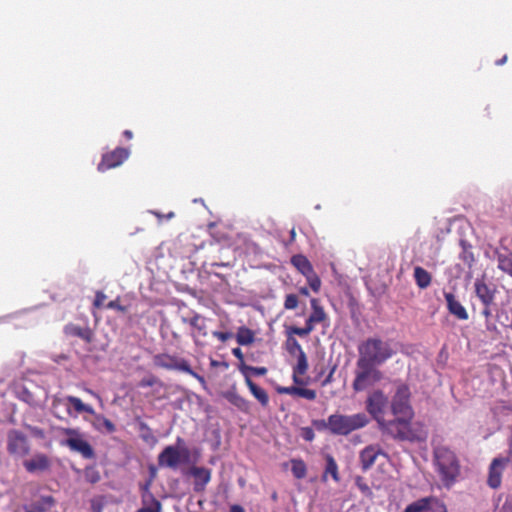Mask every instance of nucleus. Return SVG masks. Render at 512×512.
<instances>
[{"instance_id":"nucleus-6","label":"nucleus","mask_w":512,"mask_h":512,"mask_svg":"<svg viewBox=\"0 0 512 512\" xmlns=\"http://www.w3.org/2000/svg\"><path fill=\"white\" fill-rule=\"evenodd\" d=\"M356 366L357 370L352 383V388L356 392L364 391L383 379V373L377 365L357 359Z\"/></svg>"},{"instance_id":"nucleus-42","label":"nucleus","mask_w":512,"mask_h":512,"mask_svg":"<svg viewBox=\"0 0 512 512\" xmlns=\"http://www.w3.org/2000/svg\"><path fill=\"white\" fill-rule=\"evenodd\" d=\"M462 248H463V253L461 255V258L462 260L467 263L469 266L472 265V263L474 262V256H473V253L471 251H469V249L471 248V245L468 244L466 241L464 240H461L460 242Z\"/></svg>"},{"instance_id":"nucleus-15","label":"nucleus","mask_w":512,"mask_h":512,"mask_svg":"<svg viewBox=\"0 0 512 512\" xmlns=\"http://www.w3.org/2000/svg\"><path fill=\"white\" fill-rule=\"evenodd\" d=\"M379 456L386 457L385 452L378 444H371L362 449L359 453V462L363 471L369 470Z\"/></svg>"},{"instance_id":"nucleus-49","label":"nucleus","mask_w":512,"mask_h":512,"mask_svg":"<svg viewBox=\"0 0 512 512\" xmlns=\"http://www.w3.org/2000/svg\"><path fill=\"white\" fill-rule=\"evenodd\" d=\"M213 336L219 339L221 342H226L228 339L232 337V333L230 332H221V331H214Z\"/></svg>"},{"instance_id":"nucleus-34","label":"nucleus","mask_w":512,"mask_h":512,"mask_svg":"<svg viewBox=\"0 0 512 512\" xmlns=\"http://www.w3.org/2000/svg\"><path fill=\"white\" fill-rule=\"evenodd\" d=\"M84 478L90 484H96L100 481L101 476L95 466H87L84 469Z\"/></svg>"},{"instance_id":"nucleus-62","label":"nucleus","mask_w":512,"mask_h":512,"mask_svg":"<svg viewBox=\"0 0 512 512\" xmlns=\"http://www.w3.org/2000/svg\"><path fill=\"white\" fill-rule=\"evenodd\" d=\"M67 413H68V415H70V416H72V415H73V414H72V411H71V409H70V407H67Z\"/></svg>"},{"instance_id":"nucleus-22","label":"nucleus","mask_w":512,"mask_h":512,"mask_svg":"<svg viewBox=\"0 0 512 512\" xmlns=\"http://www.w3.org/2000/svg\"><path fill=\"white\" fill-rule=\"evenodd\" d=\"M222 396L234 407L243 413H249L250 402L242 397L236 389L235 385H232L230 389L222 392Z\"/></svg>"},{"instance_id":"nucleus-12","label":"nucleus","mask_w":512,"mask_h":512,"mask_svg":"<svg viewBox=\"0 0 512 512\" xmlns=\"http://www.w3.org/2000/svg\"><path fill=\"white\" fill-rule=\"evenodd\" d=\"M388 405V397L382 390L373 391L366 400V410L379 423L384 417L385 409Z\"/></svg>"},{"instance_id":"nucleus-4","label":"nucleus","mask_w":512,"mask_h":512,"mask_svg":"<svg viewBox=\"0 0 512 512\" xmlns=\"http://www.w3.org/2000/svg\"><path fill=\"white\" fill-rule=\"evenodd\" d=\"M414 416L394 415L391 420L383 419L378 423L380 431L394 440L414 441L416 435L412 430L411 423Z\"/></svg>"},{"instance_id":"nucleus-7","label":"nucleus","mask_w":512,"mask_h":512,"mask_svg":"<svg viewBox=\"0 0 512 512\" xmlns=\"http://www.w3.org/2000/svg\"><path fill=\"white\" fill-rule=\"evenodd\" d=\"M62 433L67 438L61 441L62 446L79 453L84 459H94L96 454L92 445L86 440L85 435L76 428H63Z\"/></svg>"},{"instance_id":"nucleus-39","label":"nucleus","mask_w":512,"mask_h":512,"mask_svg":"<svg viewBox=\"0 0 512 512\" xmlns=\"http://www.w3.org/2000/svg\"><path fill=\"white\" fill-rule=\"evenodd\" d=\"M355 485L365 497L369 499L373 498V492L362 476H356Z\"/></svg>"},{"instance_id":"nucleus-51","label":"nucleus","mask_w":512,"mask_h":512,"mask_svg":"<svg viewBox=\"0 0 512 512\" xmlns=\"http://www.w3.org/2000/svg\"><path fill=\"white\" fill-rule=\"evenodd\" d=\"M303 438L306 441H312L314 439V432L311 428H306L303 433Z\"/></svg>"},{"instance_id":"nucleus-43","label":"nucleus","mask_w":512,"mask_h":512,"mask_svg":"<svg viewBox=\"0 0 512 512\" xmlns=\"http://www.w3.org/2000/svg\"><path fill=\"white\" fill-rule=\"evenodd\" d=\"M156 384H159L162 386V382L160 381L159 378H157L156 376L150 374L148 376H145L143 377L139 383H138V386L140 388H147V387H152Z\"/></svg>"},{"instance_id":"nucleus-60","label":"nucleus","mask_w":512,"mask_h":512,"mask_svg":"<svg viewBox=\"0 0 512 512\" xmlns=\"http://www.w3.org/2000/svg\"><path fill=\"white\" fill-rule=\"evenodd\" d=\"M299 293L303 296H309V290L307 287H301L299 288Z\"/></svg>"},{"instance_id":"nucleus-21","label":"nucleus","mask_w":512,"mask_h":512,"mask_svg":"<svg viewBox=\"0 0 512 512\" xmlns=\"http://www.w3.org/2000/svg\"><path fill=\"white\" fill-rule=\"evenodd\" d=\"M182 320L193 328L191 335L194 338L195 343H198L199 339L207 337L208 332L206 318L199 314H195L189 319L183 318Z\"/></svg>"},{"instance_id":"nucleus-32","label":"nucleus","mask_w":512,"mask_h":512,"mask_svg":"<svg viewBox=\"0 0 512 512\" xmlns=\"http://www.w3.org/2000/svg\"><path fill=\"white\" fill-rule=\"evenodd\" d=\"M325 460H326V467H325L324 477H326L327 475H331V477L333 478V480L335 482H339L340 476H339V472H338V465H337L334 457L330 454H327L325 456Z\"/></svg>"},{"instance_id":"nucleus-3","label":"nucleus","mask_w":512,"mask_h":512,"mask_svg":"<svg viewBox=\"0 0 512 512\" xmlns=\"http://www.w3.org/2000/svg\"><path fill=\"white\" fill-rule=\"evenodd\" d=\"M358 353V360L380 366L389 360L395 354V351L388 341L378 337H370L359 344Z\"/></svg>"},{"instance_id":"nucleus-8","label":"nucleus","mask_w":512,"mask_h":512,"mask_svg":"<svg viewBox=\"0 0 512 512\" xmlns=\"http://www.w3.org/2000/svg\"><path fill=\"white\" fill-rule=\"evenodd\" d=\"M291 264L306 278L310 288L316 293L319 292L321 280L308 258L302 254H296L291 257Z\"/></svg>"},{"instance_id":"nucleus-10","label":"nucleus","mask_w":512,"mask_h":512,"mask_svg":"<svg viewBox=\"0 0 512 512\" xmlns=\"http://www.w3.org/2000/svg\"><path fill=\"white\" fill-rule=\"evenodd\" d=\"M189 457V451L186 447L179 449L176 446H166L158 455V464L161 467L176 469L181 462Z\"/></svg>"},{"instance_id":"nucleus-31","label":"nucleus","mask_w":512,"mask_h":512,"mask_svg":"<svg viewBox=\"0 0 512 512\" xmlns=\"http://www.w3.org/2000/svg\"><path fill=\"white\" fill-rule=\"evenodd\" d=\"M255 340V333L245 326L238 328L236 333V341L239 345L248 346L251 345Z\"/></svg>"},{"instance_id":"nucleus-54","label":"nucleus","mask_w":512,"mask_h":512,"mask_svg":"<svg viewBox=\"0 0 512 512\" xmlns=\"http://www.w3.org/2000/svg\"><path fill=\"white\" fill-rule=\"evenodd\" d=\"M482 315L486 318L487 321L491 318L492 312H491L490 306H484Z\"/></svg>"},{"instance_id":"nucleus-53","label":"nucleus","mask_w":512,"mask_h":512,"mask_svg":"<svg viewBox=\"0 0 512 512\" xmlns=\"http://www.w3.org/2000/svg\"><path fill=\"white\" fill-rule=\"evenodd\" d=\"M232 353H233V355H234L237 359H239L240 361H243V359H244V355H243V352H242V350H241L240 348H234V349L232 350Z\"/></svg>"},{"instance_id":"nucleus-44","label":"nucleus","mask_w":512,"mask_h":512,"mask_svg":"<svg viewBox=\"0 0 512 512\" xmlns=\"http://www.w3.org/2000/svg\"><path fill=\"white\" fill-rule=\"evenodd\" d=\"M298 297L295 294H288L285 297L284 307L287 310H294L298 307Z\"/></svg>"},{"instance_id":"nucleus-61","label":"nucleus","mask_w":512,"mask_h":512,"mask_svg":"<svg viewBox=\"0 0 512 512\" xmlns=\"http://www.w3.org/2000/svg\"><path fill=\"white\" fill-rule=\"evenodd\" d=\"M295 238H296V232H295V228H292L290 230V243L294 242L295 241Z\"/></svg>"},{"instance_id":"nucleus-41","label":"nucleus","mask_w":512,"mask_h":512,"mask_svg":"<svg viewBox=\"0 0 512 512\" xmlns=\"http://www.w3.org/2000/svg\"><path fill=\"white\" fill-rule=\"evenodd\" d=\"M33 505L35 507L44 508V512H47L55 505V499L50 495L42 496L40 500Z\"/></svg>"},{"instance_id":"nucleus-30","label":"nucleus","mask_w":512,"mask_h":512,"mask_svg":"<svg viewBox=\"0 0 512 512\" xmlns=\"http://www.w3.org/2000/svg\"><path fill=\"white\" fill-rule=\"evenodd\" d=\"M414 279H415V282H416V285L420 288V289H426L427 287L430 286L431 284V281H432V276L431 274L425 270L423 267L421 266H416L414 268Z\"/></svg>"},{"instance_id":"nucleus-9","label":"nucleus","mask_w":512,"mask_h":512,"mask_svg":"<svg viewBox=\"0 0 512 512\" xmlns=\"http://www.w3.org/2000/svg\"><path fill=\"white\" fill-rule=\"evenodd\" d=\"M30 450L29 440L23 432L12 429L7 433V451L10 455L24 457Z\"/></svg>"},{"instance_id":"nucleus-33","label":"nucleus","mask_w":512,"mask_h":512,"mask_svg":"<svg viewBox=\"0 0 512 512\" xmlns=\"http://www.w3.org/2000/svg\"><path fill=\"white\" fill-rule=\"evenodd\" d=\"M291 471L296 479H303L307 474V467L302 459L291 460Z\"/></svg>"},{"instance_id":"nucleus-57","label":"nucleus","mask_w":512,"mask_h":512,"mask_svg":"<svg viewBox=\"0 0 512 512\" xmlns=\"http://www.w3.org/2000/svg\"><path fill=\"white\" fill-rule=\"evenodd\" d=\"M507 59H508L507 55H504L501 59L497 60L495 62V64L497 66L503 65V64H505L507 62Z\"/></svg>"},{"instance_id":"nucleus-56","label":"nucleus","mask_w":512,"mask_h":512,"mask_svg":"<svg viewBox=\"0 0 512 512\" xmlns=\"http://www.w3.org/2000/svg\"><path fill=\"white\" fill-rule=\"evenodd\" d=\"M25 512H44V508L35 507L32 505L30 508H25Z\"/></svg>"},{"instance_id":"nucleus-24","label":"nucleus","mask_w":512,"mask_h":512,"mask_svg":"<svg viewBox=\"0 0 512 512\" xmlns=\"http://www.w3.org/2000/svg\"><path fill=\"white\" fill-rule=\"evenodd\" d=\"M144 490L141 497L142 507L136 512H162L161 502L149 492L148 485H145Z\"/></svg>"},{"instance_id":"nucleus-46","label":"nucleus","mask_w":512,"mask_h":512,"mask_svg":"<svg viewBox=\"0 0 512 512\" xmlns=\"http://www.w3.org/2000/svg\"><path fill=\"white\" fill-rule=\"evenodd\" d=\"M107 299V296L102 291H97L95 294V298L93 301V307L96 309H100L104 305V301Z\"/></svg>"},{"instance_id":"nucleus-55","label":"nucleus","mask_w":512,"mask_h":512,"mask_svg":"<svg viewBox=\"0 0 512 512\" xmlns=\"http://www.w3.org/2000/svg\"><path fill=\"white\" fill-rule=\"evenodd\" d=\"M230 512H245V510L241 505L233 504L230 506Z\"/></svg>"},{"instance_id":"nucleus-23","label":"nucleus","mask_w":512,"mask_h":512,"mask_svg":"<svg viewBox=\"0 0 512 512\" xmlns=\"http://www.w3.org/2000/svg\"><path fill=\"white\" fill-rule=\"evenodd\" d=\"M189 474L195 478L194 490L196 492L204 491L211 480V471L204 467L193 466L190 468Z\"/></svg>"},{"instance_id":"nucleus-50","label":"nucleus","mask_w":512,"mask_h":512,"mask_svg":"<svg viewBox=\"0 0 512 512\" xmlns=\"http://www.w3.org/2000/svg\"><path fill=\"white\" fill-rule=\"evenodd\" d=\"M303 375L304 374H296V371H293L292 378H293L294 384H296V385H304L305 381L301 378V376H303Z\"/></svg>"},{"instance_id":"nucleus-37","label":"nucleus","mask_w":512,"mask_h":512,"mask_svg":"<svg viewBox=\"0 0 512 512\" xmlns=\"http://www.w3.org/2000/svg\"><path fill=\"white\" fill-rule=\"evenodd\" d=\"M286 349L290 355H298L301 352H304L300 343L293 336H289L286 341Z\"/></svg>"},{"instance_id":"nucleus-13","label":"nucleus","mask_w":512,"mask_h":512,"mask_svg":"<svg viewBox=\"0 0 512 512\" xmlns=\"http://www.w3.org/2000/svg\"><path fill=\"white\" fill-rule=\"evenodd\" d=\"M404 512H448L446 505L436 497L420 498L406 506Z\"/></svg>"},{"instance_id":"nucleus-58","label":"nucleus","mask_w":512,"mask_h":512,"mask_svg":"<svg viewBox=\"0 0 512 512\" xmlns=\"http://www.w3.org/2000/svg\"><path fill=\"white\" fill-rule=\"evenodd\" d=\"M334 373V368L331 370V372L329 373V375L326 377V379L323 381V385H326L328 383L331 382L332 380V375Z\"/></svg>"},{"instance_id":"nucleus-1","label":"nucleus","mask_w":512,"mask_h":512,"mask_svg":"<svg viewBox=\"0 0 512 512\" xmlns=\"http://www.w3.org/2000/svg\"><path fill=\"white\" fill-rule=\"evenodd\" d=\"M369 419L365 413L353 415L332 414L327 421L316 422L318 429L327 428L334 435L346 436L351 432L365 427Z\"/></svg>"},{"instance_id":"nucleus-20","label":"nucleus","mask_w":512,"mask_h":512,"mask_svg":"<svg viewBox=\"0 0 512 512\" xmlns=\"http://www.w3.org/2000/svg\"><path fill=\"white\" fill-rule=\"evenodd\" d=\"M444 298L446 300L447 309L450 314L456 317L458 320H468L469 315L466 308L457 300L456 296L450 292H444Z\"/></svg>"},{"instance_id":"nucleus-36","label":"nucleus","mask_w":512,"mask_h":512,"mask_svg":"<svg viewBox=\"0 0 512 512\" xmlns=\"http://www.w3.org/2000/svg\"><path fill=\"white\" fill-rule=\"evenodd\" d=\"M308 370V360L305 352H301L297 355V363L293 367V371H296V374H305Z\"/></svg>"},{"instance_id":"nucleus-47","label":"nucleus","mask_w":512,"mask_h":512,"mask_svg":"<svg viewBox=\"0 0 512 512\" xmlns=\"http://www.w3.org/2000/svg\"><path fill=\"white\" fill-rule=\"evenodd\" d=\"M97 419L101 420L103 427L108 433H114L116 431V426L110 419L104 416H98Z\"/></svg>"},{"instance_id":"nucleus-40","label":"nucleus","mask_w":512,"mask_h":512,"mask_svg":"<svg viewBox=\"0 0 512 512\" xmlns=\"http://www.w3.org/2000/svg\"><path fill=\"white\" fill-rule=\"evenodd\" d=\"M314 330L313 326L310 325L307 321L305 322L304 327H296L291 326L289 327V336H292L293 334L298 335L300 337H304L309 335Z\"/></svg>"},{"instance_id":"nucleus-26","label":"nucleus","mask_w":512,"mask_h":512,"mask_svg":"<svg viewBox=\"0 0 512 512\" xmlns=\"http://www.w3.org/2000/svg\"><path fill=\"white\" fill-rule=\"evenodd\" d=\"M65 334L68 336L78 337L87 343H91L94 338L92 329L88 326H78L75 324H68L64 328Z\"/></svg>"},{"instance_id":"nucleus-25","label":"nucleus","mask_w":512,"mask_h":512,"mask_svg":"<svg viewBox=\"0 0 512 512\" xmlns=\"http://www.w3.org/2000/svg\"><path fill=\"white\" fill-rule=\"evenodd\" d=\"M277 392L279 394H285V395H291V396H298L305 398L307 400L313 401L317 397V393L313 389L303 388V387H297V386H279L276 388Z\"/></svg>"},{"instance_id":"nucleus-27","label":"nucleus","mask_w":512,"mask_h":512,"mask_svg":"<svg viewBox=\"0 0 512 512\" xmlns=\"http://www.w3.org/2000/svg\"><path fill=\"white\" fill-rule=\"evenodd\" d=\"M246 385L249 388L251 394L257 399L262 407H267L269 404V396L266 390L259 387L254 383L250 376H246Z\"/></svg>"},{"instance_id":"nucleus-16","label":"nucleus","mask_w":512,"mask_h":512,"mask_svg":"<svg viewBox=\"0 0 512 512\" xmlns=\"http://www.w3.org/2000/svg\"><path fill=\"white\" fill-rule=\"evenodd\" d=\"M69 404L73 407L76 414L88 413L90 415L95 414V410L92 406L84 404L82 400L75 396H66L65 398H60L55 396L52 400V408L56 409L60 405Z\"/></svg>"},{"instance_id":"nucleus-63","label":"nucleus","mask_w":512,"mask_h":512,"mask_svg":"<svg viewBox=\"0 0 512 512\" xmlns=\"http://www.w3.org/2000/svg\"><path fill=\"white\" fill-rule=\"evenodd\" d=\"M141 428L148 429V426L145 423H141Z\"/></svg>"},{"instance_id":"nucleus-2","label":"nucleus","mask_w":512,"mask_h":512,"mask_svg":"<svg viewBox=\"0 0 512 512\" xmlns=\"http://www.w3.org/2000/svg\"><path fill=\"white\" fill-rule=\"evenodd\" d=\"M434 458L442 484L450 488L460 475V464L455 453L446 447H438L434 451Z\"/></svg>"},{"instance_id":"nucleus-52","label":"nucleus","mask_w":512,"mask_h":512,"mask_svg":"<svg viewBox=\"0 0 512 512\" xmlns=\"http://www.w3.org/2000/svg\"><path fill=\"white\" fill-rule=\"evenodd\" d=\"M501 458L505 461V465L510 464L512 467V443L509 445L507 456Z\"/></svg>"},{"instance_id":"nucleus-64","label":"nucleus","mask_w":512,"mask_h":512,"mask_svg":"<svg viewBox=\"0 0 512 512\" xmlns=\"http://www.w3.org/2000/svg\"><path fill=\"white\" fill-rule=\"evenodd\" d=\"M34 432L38 434V433H41V430L34 428Z\"/></svg>"},{"instance_id":"nucleus-19","label":"nucleus","mask_w":512,"mask_h":512,"mask_svg":"<svg viewBox=\"0 0 512 512\" xmlns=\"http://www.w3.org/2000/svg\"><path fill=\"white\" fill-rule=\"evenodd\" d=\"M505 461L501 458H494L489 466L487 484L492 489L500 487L502 482V474L505 468Z\"/></svg>"},{"instance_id":"nucleus-59","label":"nucleus","mask_w":512,"mask_h":512,"mask_svg":"<svg viewBox=\"0 0 512 512\" xmlns=\"http://www.w3.org/2000/svg\"><path fill=\"white\" fill-rule=\"evenodd\" d=\"M123 136H124L126 139L130 140V139H132V138H133V133H132V131H131V130H125V131L123 132Z\"/></svg>"},{"instance_id":"nucleus-29","label":"nucleus","mask_w":512,"mask_h":512,"mask_svg":"<svg viewBox=\"0 0 512 512\" xmlns=\"http://www.w3.org/2000/svg\"><path fill=\"white\" fill-rule=\"evenodd\" d=\"M498 268L512 277V252L507 249L497 252Z\"/></svg>"},{"instance_id":"nucleus-17","label":"nucleus","mask_w":512,"mask_h":512,"mask_svg":"<svg viewBox=\"0 0 512 512\" xmlns=\"http://www.w3.org/2000/svg\"><path fill=\"white\" fill-rule=\"evenodd\" d=\"M23 466L28 473L46 472L51 468V460L44 453H36L25 460Z\"/></svg>"},{"instance_id":"nucleus-35","label":"nucleus","mask_w":512,"mask_h":512,"mask_svg":"<svg viewBox=\"0 0 512 512\" xmlns=\"http://www.w3.org/2000/svg\"><path fill=\"white\" fill-rule=\"evenodd\" d=\"M17 397H18L19 400L27 403L30 406H36L37 405V401H36V398H35L34 394L32 392H30L25 387H22L17 392Z\"/></svg>"},{"instance_id":"nucleus-5","label":"nucleus","mask_w":512,"mask_h":512,"mask_svg":"<svg viewBox=\"0 0 512 512\" xmlns=\"http://www.w3.org/2000/svg\"><path fill=\"white\" fill-rule=\"evenodd\" d=\"M153 363L158 368L187 373L203 385L206 383L205 378L191 368L189 361L178 355L160 353L153 357Z\"/></svg>"},{"instance_id":"nucleus-38","label":"nucleus","mask_w":512,"mask_h":512,"mask_svg":"<svg viewBox=\"0 0 512 512\" xmlns=\"http://www.w3.org/2000/svg\"><path fill=\"white\" fill-rule=\"evenodd\" d=\"M240 371L242 372V374L244 375L245 378H246V376H250L251 373L256 376H264L267 373V368L266 367H253V366H248V365L243 364L240 367Z\"/></svg>"},{"instance_id":"nucleus-14","label":"nucleus","mask_w":512,"mask_h":512,"mask_svg":"<svg viewBox=\"0 0 512 512\" xmlns=\"http://www.w3.org/2000/svg\"><path fill=\"white\" fill-rule=\"evenodd\" d=\"M129 155V149L117 147L113 151L103 154L97 169L100 172H105L109 169L116 168L120 166L126 159H128Z\"/></svg>"},{"instance_id":"nucleus-48","label":"nucleus","mask_w":512,"mask_h":512,"mask_svg":"<svg viewBox=\"0 0 512 512\" xmlns=\"http://www.w3.org/2000/svg\"><path fill=\"white\" fill-rule=\"evenodd\" d=\"M494 512H512V498L507 497L504 503L497 507Z\"/></svg>"},{"instance_id":"nucleus-11","label":"nucleus","mask_w":512,"mask_h":512,"mask_svg":"<svg viewBox=\"0 0 512 512\" xmlns=\"http://www.w3.org/2000/svg\"><path fill=\"white\" fill-rule=\"evenodd\" d=\"M391 410L393 415L414 416V411L410 405V390L406 384L397 387L392 398Z\"/></svg>"},{"instance_id":"nucleus-28","label":"nucleus","mask_w":512,"mask_h":512,"mask_svg":"<svg viewBox=\"0 0 512 512\" xmlns=\"http://www.w3.org/2000/svg\"><path fill=\"white\" fill-rule=\"evenodd\" d=\"M310 303H311L312 313L310 314V316L308 317V319L306 321L310 325H312L314 328L315 324L325 321L327 315H326L323 307L320 306L318 299L313 298V299H311Z\"/></svg>"},{"instance_id":"nucleus-18","label":"nucleus","mask_w":512,"mask_h":512,"mask_svg":"<svg viewBox=\"0 0 512 512\" xmlns=\"http://www.w3.org/2000/svg\"><path fill=\"white\" fill-rule=\"evenodd\" d=\"M476 296L484 306H491L495 301L496 288L485 282L484 278L476 279L474 283Z\"/></svg>"},{"instance_id":"nucleus-45","label":"nucleus","mask_w":512,"mask_h":512,"mask_svg":"<svg viewBox=\"0 0 512 512\" xmlns=\"http://www.w3.org/2000/svg\"><path fill=\"white\" fill-rule=\"evenodd\" d=\"M108 309L117 310L121 313H125L127 311V307L120 304V298H116L115 300H112L108 302L105 306Z\"/></svg>"}]
</instances>
